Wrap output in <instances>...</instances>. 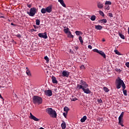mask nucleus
<instances>
[{
  "label": "nucleus",
  "instance_id": "1",
  "mask_svg": "<svg viewBox=\"0 0 129 129\" xmlns=\"http://www.w3.org/2000/svg\"><path fill=\"white\" fill-rule=\"evenodd\" d=\"M89 86L88 84H87L85 81L81 80L80 83L77 85V89L79 90L80 89H82L84 93H86V94H90L91 91L89 90V88H87L89 87Z\"/></svg>",
  "mask_w": 129,
  "mask_h": 129
},
{
  "label": "nucleus",
  "instance_id": "2",
  "mask_svg": "<svg viewBox=\"0 0 129 129\" xmlns=\"http://www.w3.org/2000/svg\"><path fill=\"white\" fill-rule=\"evenodd\" d=\"M115 84L117 89H119L121 86L123 89H125V84H124L123 81L120 79V78L118 77L116 79Z\"/></svg>",
  "mask_w": 129,
  "mask_h": 129
},
{
  "label": "nucleus",
  "instance_id": "3",
  "mask_svg": "<svg viewBox=\"0 0 129 129\" xmlns=\"http://www.w3.org/2000/svg\"><path fill=\"white\" fill-rule=\"evenodd\" d=\"M46 111L47 113H48V114L52 117H54V118L57 117V113H56V111L53 110L52 108H47L46 109Z\"/></svg>",
  "mask_w": 129,
  "mask_h": 129
},
{
  "label": "nucleus",
  "instance_id": "4",
  "mask_svg": "<svg viewBox=\"0 0 129 129\" xmlns=\"http://www.w3.org/2000/svg\"><path fill=\"white\" fill-rule=\"evenodd\" d=\"M32 100L35 104H41L43 102V99L39 96H34Z\"/></svg>",
  "mask_w": 129,
  "mask_h": 129
},
{
  "label": "nucleus",
  "instance_id": "5",
  "mask_svg": "<svg viewBox=\"0 0 129 129\" xmlns=\"http://www.w3.org/2000/svg\"><path fill=\"white\" fill-rule=\"evenodd\" d=\"M36 13L37 9L35 8H32L30 9L29 12H27V14L30 17H34Z\"/></svg>",
  "mask_w": 129,
  "mask_h": 129
},
{
  "label": "nucleus",
  "instance_id": "6",
  "mask_svg": "<svg viewBox=\"0 0 129 129\" xmlns=\"http://www.w3.org/2000/svg\"><path fill=\"white\" fill-rule=\"evenodd\" d=\"M93 52L100 54V55H101L102 57L104 58V59H105V58H106V55H105V53H104V52L101 50H99L97 49H93Z\"/></svg>",
  "mask_w": 129,
  "mask_h": 129
},
{
  "label": "nucleus",
  "instance_id": "7",
  "mask_svg": "<svg viewBox=\"0 0 129 129\" xmlns=\"http://www.w3.org/2000/svg\"><path fill=\"white\" fill-rule=\"evenodd\" d=\"M45 95L46 96H52L53 93H52V90H46L44 91Z\"/></svg>",
  "mask_w": 129,
  "mask_h": 129
},
{
  "label": "nucleus",
  "instance_id": "8",
  "mask_svg": "<svg viewBox=\"0 0 129 129\" xmlns=\"http://www.w3.org/2000/svg\"><path fill=\"white\" fill-rule=\"evenodd\" d=\"M38 36H39L40 38H43V39H47V38H48L46 32H44V33H39Z\"/></svg>",
  "mask_w": 129,
  "mask_h": 129
},
{
  "label": "nucleus",
  "instance_id": "9",
  "mask_svg": "<svg viewBox=\"0 0 129 129\" xmlns=\"http://www.w3.org/2000/svg\"><path fill=\"white\" fill-rule=\"evenodd\" d=\"M97 6L98 9H103V4L100 1L97 2Z\"/></svg>",
  "mask_w": 129,
  "mask_h": 129
},
{
  "label": "nucleus",
  "instance_id": "10",
  "mask_svg": "<svg viewBox=\"0 0 129 129\" xmlns=\"http://www.w3.org/2000/svg\"><path fill=\"white\" fill-rule=\"evenodd\" d=\"M70 73L66 71H63L62 72V75L63 77H68L69 76V74Z\"/></svg>",
  "mask_w": 129,
  "mask_h": 129
},
{
  "label": "nucleus",
  "instance_id": "11",
  "mask_svg": "<svg viewBox=\"0 0 129 129\" xmlns=\"http://www.w3.org/2000/svg\"><path fill=\"white\" fill-rule=\"evenodd\" d=\"M30 118L31 119H33L35 121H39V119L36 117V116H34L32 114V113H30Z\"/></svg>",
  "mask_w": 129,
  "mask_h": 129
},
{
  "label": "nucleus",
  "instance_id": "12",
  "mask_svg": "<svg viewBox=\"0 0 129 129\" xmlns=\"http://www.w3.org/2000/svg\"><path fill=\"white\" fill-rule=\"evenodd\" d=\"M46 10V13L50 14L52 12V6H49L45 8Z\"/></svg>",
  "mask_w": 129,
  "mask_h": 129
},
{
  "label": "nucleus",
  "instance_id": "13",
  "mask_svg": "<svg viewBox=\"0 0 129 129\" xmlns=\"http://www.w3.org/2000/svg\"><path fill=\"white\" fill-rule=\"evenodd\" d=\"M58 2L60 4V5H61L62 7H63V8H66V5L64 3L63 0H58Z\"/></svg>",
  "mask_w": 129,
  "mask_h": 129
},
{
  "label": "nucleus",
  "instance_id": "14",
  "mask_svg": "<svg viewBox=\"0 0 129 129\" xmlns=\"http://www.w3.org/2000/svg\"><path fill=\"white\" fill-rule=\"evenodd\" d=\"M51 80H52V83H54V84H57V83H58V81L56 79V77H55L54 76H52L51 77Z\"/></svg>",
  "mask_w": 129,
  "mask_h": 129
},
{
  "label": "nucleus",
  "instance_id": "15",
  "mask_svg": "<svg viewBox=\"0 0 129 129\" xmlns=\"http://www.w3.org/2000/svg\"><path fill=\"white\" fill-rule=\"evenodd\" d=\"M118 123L121 126H124L123 125V119H118Z\"/></svg>",
  "mask_w": 129,
  "mask_h": 129
},
{
  "label": "nucleus",
  "instance_id": "16",
  "mask_svg": "<svg viewBox=\"0 0 129 129\" xmlns=\"http://www.w3.org/2000/svg\"><path fill=\"white\" fill-rule=\"evenodd\" d=\"M26 69H27L26 72L27 75H28V76H31L32 74H31V72L30 71L29 69L28 68H26Z\"/></svg>",
  "mask_w": 129,
  "mask_h": 129
},
{
  "label": "nucleus",
  "instance_id": "17",
  "mask_svg": "<svg viewBox=\"0 0 129 129\" xmlns=\"http://www.w3.org/2000/svg\"><path fill=\"white\" fill-rule=\"evenodd\" d=\"M61 126L62 129L66 128V123L65 122V121H62V123L61 124Z\"/></svg>",
  "mask_w": 129,
  "mask_h": 129
},
{
  "label": "nucleus",
  "instance_id": "18",
  "mask_svg": "<svg viewBox=\"0 0 129 129\" xmlns=\"http://www.w3.org/2000/svg\"><path fill=\"white\" fill-rule=\"evenodd\" d=\"M95 29L96 30H102V26H101V25H95Z\"/></svg>",
  "mask_w": 129,
  "mask_h": 129
},
{
  "label": "nucleus",
  "instance_id": "19",
  "mask_svg": "<svg viewBox=\"0 0 129 129\" xmlns=\"http://www.w3.org/2000/svg\"><path fill=\"white\" fill-rule=\"evenodd\" d=\"M124 114V112H122L118 117V119H123Z\"/></svg>",
  "mask_w": 129,
  "mask_h": 129
},
{
  "label": "nucleus",
  "instance_id": "20",
  "mask_svg": "<svg viewBox=\"0 0 129 129\" xmlns=\"http://www.w3.org/2000/svg\"><path fill=\"white\" fill-rule=\"evenodd\" d=\"M87 119V117L86 116H84L81 119V122H84Z\"/></svg>",
  "mask_w": 129,
  "mask_h": 129
},
{
  "label": "nucleus",
  "instance_id": "21",
  "mask_svg": "<svg viewBox=\"0 0 129 129\" xmlns=\"http://www.w3.org/2000/svg\"><path fill=\"white\" fill-rule=\"evenodd\" d=\"M63 31L65 33V34H68V33L70 32V30L69 29V28H67L63 29Z\"/></svg>",
  "mask_w": 129,
  "mask_h": 129
},
{
  "label": "nucleus",
  "instance_id": "22",
  "mask_svg": "<svg viewBox=\"0 0 129 129\" xmlns=\"http://www.w3.org/2000/svg\"><path fill=\"white\" fill-rule=\"evenodd\" d=\"M75 33L77 36H79V35H82L83 34L82 32L79 31H76Z\"/></svg>",
  "mask_w": 129,
  "mask_h": 129
},
{
  "label": "nucleus",
  "instance_id": "23",
  "mask_svg": "<svg viewBox=\"0 0 129 129\" xmlns=\"http://www.w3.org/2000/svg\"><path fill=\"white\" fill-rule=\"evenodd\" d=\"M68 38H74V36L71 34V32H69V33H68Z\"/></svg>",
  "mask_w": 129,
  "mask_h": 129
},
{
  "label": "nucleus",
  "instance_id": "24",
  "mask_svg": "<svg viewBox=\"0 0 129 129\" xmlns=\"http://www.w3.org/2000/svg\"><path fill=\"white\" fill-rule=\"evenodd\" d=\"M41 13L42 14H46V13H47V11H46V8H42L41 10Z\"/></svg>",
  "mask_w": 129,
  "mask_h": 129
},
{
  "label": "nucleus",
  "instance_id": "25",
  "mask_svg": "<svg viewBox=\"0 0 129 129\" xmlns=\"http://www.w3.org/2000/svg\"><path fill=\"white\" fill-rule=\"evenodd\" d=\"M100 22L102 24H105L107 23V20H106V19H103L102 20H101Z\"/></svg>",
  "mask_w": 129,
  "mask_h": 129
},
{
  "label": "nucleus",
  "instance_id": "26",
  "mask_svg": "<svg viewBox=\"0 0 129 129\" xmlns=\"http://www.w3.org/2000/svg\"><path fill=\"white\" fill-rule=\"evenodd\" d=\"M96 19V16H95V15H92L91 17L90 20L91 21H95Z\"/></svg>",
  "mask_w": 129,
  "mask_h": 129
},
{
  "label": "nucleus",
  "instance_id": "27",
  "mask_svg": "<svg viewBox=\"0 0 129 129\" xmlns=\"http://www.w3.org/2000/svg\"><path fill=\"white\" fill-rule=\"evenodd\" d=\"M63 110L66 112L68 113V111H69V108H68V107L66 106L64 107Z\"/></svg>",
  "mask_w": 129,
  "mask_h": 129
},
{
  "label": "nucleus",
  "instance_id": "28",
  "mask_svg": "<svg viewBox=\"0 0 129 129\" xmlns=\"http://www.w3.org/2000/svg\"><path fill=\"white\" fill-rule=\"evenodd\" d=\"M118 35L119 36V37L121 38V39H123V40H124V35H123V34L119 33Z\"/></svg>",
  "mask_w": 129,
  "mask_h": 129
},
{
  "label": "nucleus",
  "instance_id": "29",
  "mask_svg": "<svg viewBox=\"0 0 129 129\" xmlns=\"http://www.w3.org/2000/svg\"><path fill=\"white\" fill-rule=\"evenodd\" d=\"M110 9V7L109 5H105V10H107V11H109Z\"/></svg>",
  "mask_w": 129,
  "mask_h": 129
},
{
  "label": "nucleus",
  "instance_id": "30",
  "mask_svg": "<svg viewBox=\"0 0 129 129\" xmlns=\"http://www.w3.org/2000/svg\"><path fill=\"white\" fill-rule=\"evenodd\" d=\"M79 40L81 44H83V40L82 39V37H81L80 35L79 37Z\"/></svg>",
  "mask_w": 129,
  "mask_h": 129
},
{
  "label": "nucleus",
  "instance_id": "31",
  "mask_svg": "<svg viewBox=\"0 0 129 129\" xmlns=\"http://www.w3.org/2000/svg\"><path fill=\"white\" fill-rule=\"evenodd\" d=\"M105 5H107V6H110L111 5V2L110 1H106L105 3Z\"/></svg>",
  "mask_w": 129,
  "mask_h": 129
},
{
  "label": "nucleus",
  "instance_id": "32",
  "mask_svg": "<svg viewBox=\"0 0 129 129\" xmlns=\"http://www.w3.org/2000/svg\"><path fill=\"white\" fill-rule=\"evenodd\" d=\"M122 90H123V93L125 96H126L127 95V94H126V90H124L123 88H122Z\"/></svg>",
  "mask_w": 129,
  "mask_h": 129
},
{
  "label": "nucleus",
  "instance_id": "33",
  "mask_svg": "<svg viewBox=\"0 0 129 129\" xmlns=\"http://www.w3.org/2000/svg\"><path fill=\"white\" fill-rule=\"evenodd\" d=\"M114 53H115V54H116V55H121V54H120V53L117 50H115Z\"/></svg>",
  "mask_w": 129,
  "mask_h": 129
},
{
  "label": "nucleus",
  "instance_id": "34",
  "mask_svg": "<svg viewBox=\"0 0 129 129\" xmlns=\"http://www.w3.org/2000/svg\"><path fill=\"white\" fill-rule=\"evenodd\" d=\"M103 90L104 91H105V92H108V91H109V90L108 89V88L105 87L103 88Z\"/></svg>",
  "mask_w": 129,
  "mask_h": 129
},
{
  "label": "nucleus",
  "instance_id": "35",
  "mask_svg": "<svg viewBox=\"0 0 129 129\" xmlns=\"http://www.w3.org/2000/svg\"><path fill=\"white\" fill-rule=\"evenodd\" d=\"M36 24L37 26H39L40 25V20L39 19H37L36 20Z\"/></svg>",
  "mask_w": 129,
  "mask_h": 129
},
{
  "label": "nucleus",
  "instance_id": "36",
  "mask_svg": "<svg viewBox=\"0 0 129 129\" xmlns=\"http://www.w3.org/2000/svg\"><path fill=\"white\" fill-rule=\"evenodd\" d=\"M99 13L100 15L101 16H102V17L104 16V13H103V12H102L101 11H99Z\"/></svg>",
  "mask_w": 129,
  "mask_h": 129
},
{
  "label": "nucleus",
  "instance_id": "37",
  "mask_svg": "<svg viewBox=\"0 0 129 129\" xmlns=\"http://www.w3.org/2000/svg\"><path fill=\"white\" fill-rule=\"evenodd\" d=\"M44 59L46 61V62H49V57H48V56H45L44 57Z\"/></svg>",
  "mask_w": 129,
  "mask_h": 129
},
{
  "label": "nucleus",
  "instance_id": "38",
  "mask_svg": "<svg viewBox=\"0 0 129 129\" xmlns=\"http://www.w3.org/2000/svg\"><path fill=\"white\" fill-rule=\"evenodd\" d=\"M76 100H78L77 98H73L71 99V101H76Z\"/></svg>",
  "mask_w": 129,
  "mask_h": 129
},
{
  "label": "nucleus",
  "instance_id": "39",
  "mask_svg": "<svg viewBox=\"0 0 129 129\" xmlns=\"http://www.w3.org/2000/svg\"><path fill=\"white\" fill-rule=\"evenodd\" d=\"M68 113L67 112H63V115L64 116V117L66 118L67 116V114H68Z\"/></svg>",
  "mask_w": 129,
  "mask_h": 129
},
{
  "label": "nucleus",
  "instance_id": "40",
  "mask_svg": "<svg viewBox=\"0 0 129 129\" xmlns=\"http://www.w3.org/2000/svg\"><path fill=\"white\" fill-rule=\"evenodd\" d=\"M108 16H109V17H110V18H113V15H112V13H109Z\"/></svg>",
  "mask_w": 129,
  "mask_h": 129
},
{
  "label": "nucleus",
  "instance_id": "41",
  "mask_svg": "<svg viewBox=\"0 0 129 129\" xmlns=\"http://www.w3.org/2000/svg\"><path fill=\"white\" fill-rule=\"evenodd\" d=\"M97 101L99 102V103H102V100L101 99H98Z\"/></svg>",
  "mask_w": 129,
  "mask_h": 129
},
{
  "label": "nucleus",
  "instance_id": "42",
  "mask_svg": "<svg viewBox=\"0 0 129 129\" xmlns=\"http://www.w3.org/2000/svg\"><path fill=\"white\" fill-rule=\"evenodd\" d=\"M81 69H83V70L85 69V67L84 66V65H82L81 66Z\"/></svg>",
  "mask_w": 129,
  "mask_h": 129
},
{
  "label": "nucleus",
  "instance_id": "43",
  "mask_svg": "<svg viewBox=\"0 0 129 129\" xmlns=\"http://www.w3.org/2000/svg\"><path fill=\"white\" fill-rule=\"evenodd\" d=\"M116 72H120V71H121V70H120V69H116Z\"/></svg>",
  "mask_w": 129,
  "mask_h": 129
},
{
  "label": "nucleus",
  "instance_id": "44",
  "mask_svg": "<svg viewBox=\"0 0 129 129\" xmlns=\"http://www.w3.org/2000/svg\"><path fill=\"white\" fill-rule=\"evenodd\" d=\"M88 48L89 49H92V46L89 45L88 46Z\"/></svg>",
  "mask_w": 129,
  "mask_h": 129
},
{
  "label": "nucleus",
  "instance_id": "45",
  "mask_svg": "<svg viewBox=\"0 0 129 129\" xmlns=\"http://www.w3.org/2000/svg\"><path fill=\"white\" fill-rule=\"evenodd\" d=\"M27 6L28 8H31V7H32V5L30 4H27Z\"/></svg>",
  "mask_w": 129,
  "mask_h": 129
},
{
  "label": "nucleus",
  "instance_id": "46",
  "mask_svg": "<svg viewBox=\"0 0 129 129\" xmlns=\"http://www.w3.org/2000/svg\"><path fill=\"white\" fill-rule=\"evenodd\" d=\"M33 27L35 29H38L39 28V27L37 26L36 25H34Z\"/></svg>",
  "mask_w": 129,
  "mask_h": 129
},
{
  "label": "nucleus",
  "instance_id": "47",
  "mask_svg": "<svg viewBox=\"0 0 129 129\" xmlns=\"http://www.w3.org/2000/svg\"><path fill=\"white\" fill-rule=\"evenodd\" d=\"M16 36L18 37V38H21V35L20 34H17Z\"/></svg>",
  "mask_w": 129,
  "mask_h": 129
},
{
  "label": "nucleus",
  "instance_id": "48",
  "mask_svg": "<svg viewBox=\"0 0 129 129\" xmlns=\"http://www.w3.org/2000/svg\"><path fill=\"white\" fill-rule=\"evenodd\" d=\"M0 98H1V99H3V100H4V98L3 97V96H2V94H0Z\"/></svg>",
  "mask_w": 129,
  "mask_h": 129
},
{
  "label": "nucleus",
  "instance_id": "49",
  "mask_svg": "<svg viewBox=\"0 0 129 129\" xmlns=\"http://www.w3.org/2000/svg\"><path fill=\"white\" fill-rule=\"evenodd\" d=\"M11 26H16V24H14V23H12L11 24Z\"/></svg>",
  "mask_w": 129,
  "mask_h": 129
},
{
  "label": "nucleus",
  "instance_id": "50",
  "mask_svg": "<svg viewBox=\"0 0 129 129\" xmlns=\"http://www.w3.org/2000/svg\"><path fill=\"white\" fill-rule=\"evenodd\" d=\"M1 18H3V19H5V17L4 16H0V19Z\"/></svg>",
  "mask_w": 129,
  "mask_h": 129
},
{
  "label": "nucleus",
  "instance_id": "51",
  "mask_svg": "<svg viewBox=\"0 0 129 129\" xmlns=\"http://www.w3.org/2000/svg\"><path fill=\"white\" fill-rule=\"evenodd\" d=\"M128 34L129 35V27L128 28Z\"/></svg>",
  "mask_w": 129,
  "mask_h": 129
},
{
  "label": "nucleus",
  "instance_id": "52",
  "mask_svg": "<svg viewBox=\"0 0 129 129\" xmlns=\"http://www.w3.org/2000/svg\"><path fill=\"white\" fill-rule=\"evenodd\" d=\"M102 41H103V42H105V39H103Z\"/></svg>",
  "mask_w": 129,
  "mask_h": 129
},
{
  "label": "nucleus",
  "instance_id": "53",
  "mask_svg": "<svg viewBox=\"0 0 129 129\" xmlns=\"http://www.w3.org/2000/svg\"><path fill=\"white\" fill-rule=\"evenodd\" d=\"M8 22H11V20H10V19H8Z\"/></svg>",
  "mask_w": 129,
  "mask_h": 129
}]
</instances>
